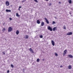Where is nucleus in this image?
Masks as SVG:
<instances>
[{
	"mask_svg": "<svg viewBox=\"0 0 73 73\" xmlns=\"http://www.w3.org/2000/svg\"><path fill=\"white\" fill-rule=\"evenodd\" d=\"M68 57H69L70 58H73V56L71 54H69L68 55Z\"/></svg>",
	"mask_w": 73,
	"mask_h": 73,
	"instance_id": "9b49d317",
	"label": "nucleus"
},
{
	"mask_svg": "<svg viewBox=\"0 0 73 73\" xmlns=\"http://www.w3.org/2000/svg\"><path fill=\"white\" fill-rule=\"evenodd\" d=\"M16 15L17 17H20V15H19L18 13H16Z\"/></svg>",
	"mask_w": 73,
	"mask_h": 73,
	"instance_id": "6ab92c4d",
	"label": "nucleus"
},
{
	"mask_svg": "<svg viewBox=\"0 0 73 73\" xmlns=\"http://www.w3.org/2000/svg\"><path fill=\"white\" fill-rule=\"evenodd\" d=\"M5 28H3L2 29V31L3 32H4V31H5Z\"/></svg>",
	"mask_w": 73,
	"mask_h": 73,
	"instance_id": "a211bd4d",
	"label": "nucleus"
},
{
	"mask_svg": "<svg viewBox=\"0 0 73 73\" xmlns=\"http://www.w3.org/2000/svg\"><path fill=\"white\" fill-rule=\"evenodd\" d=\"M48 30H50V31H53L52 30V27H50V26H49L48 27Z\"/></svg>",
	"mask_w": 73,
	"mask_h": 73,
	"instance_id": "20e7f679",
	"label": "nucleus"
},
{
	"mask_svg": "<svg viewBox=\"0 0 73 73\" xmlns=\"http://www.w3.org/2000/svg\"><path fill=\"white\" fill-rule=\"evenodd\" d=\"M6 5L7 6H8L9 5V3L8 1H7L6 2Z\"/></svg>",
	"mask_w": 73,
	"mask_h": 73,
	"instance_id": "423d86ee",
	"label": "nucleus"
},
{
	"mask_svg": "<svg viewBox=\"0 0 73 73\" xmlns=\"http://www.w3.org/2000/svg\"><path fill=\"white\" fill-rule=\"evenodd\" d=\"M55 56H56V57L57 56H58V54H57V53H55Z\"/></svg>",
	"mask_w": 73,
	"mask_h": 73,
	"instance_id": "393cba45",
	"label": "nucleus"
},
{
	"mask_svg": "<svg viewBox=\"0 0 73 73\" xmlns=\"http://www.w3.org/2000/svg\"><path fill=\"white\" fill-rule=\"evenodd\" d=\"M58 3H59H59H61V2H59Z\"/></svg>",
	"mask_w": 73,
	"mask_h": 73,
	"instance_id": "c9c22d12",
	"label": "nucleus"
},
{
	"mask_svg": "<svg viewBox=\"0 0 73 73\" xmlns=\"http://www.w3.org/2000/svg\"><path fill=\"white\" fill-rule=\"evenodd\" d=\"M44 19L45 21H46V22L47 24H49V21L48 20V19H46V18H45Z\"/></svg>",
	"mask_w": 73,
	"mask_h": 73,
	"instance_id": "39448f33",
	"label": "nucleus"
},
{
	"mask_svg": "<svg viewBox=\"0 0 73 73\" xmlns=\"http://www.w3.org/2000/svg\"><path fill=\"white\" fill-rule=\"evenodd\" d=\"M9 20L10 21H11L12 20V18H11V17L9 18Z\"/></svg>",
	"mask_w": 73,
	"mask_h": 73,
	"instance_id": "bb28decb",
	"label": "nucleus"
},
{
	"mask_svg": "<svg viewBox=\"0 0 73 73\" xmlns=\"http://www.w3.org/2000/svg\"><path fill=\"white\" fill-rule=\"evenodd\" d=\"M45 1H48L49 0H44Z\"/></svg>",
	"mask_w": 73,
	"mask_h": 73,
	"instance_id": "473e14b6",
	"label": "nucleus"
},
{
	"mask_svg": "<svg viewBox=\"0 0 73 73\" xmlns=\"http://www.w3.org/2000/svg\"><path fill=\"white\" fill-rule=\"evenodd\" d=\"M34 1H35V2H36V3H38V1H37V0H33Z\"/></svg>",
	"mask_w": 73,
	"mask_h": 73,
	"instance_id": "a878e982",
	"label": "nucleus"
},
{
	"mask_svg": "<svg viewBox=\"0 0 73 73\" xmlns=\"http://www.w3.org/2000/svg\"><path fill=\"white\" fill-rule=\"evenodd\" d=\"M43 61H44V59H43Z\"/></svg>",
	"mask_w": 73,
	"mask_h": 73,
	"instance_id": "e433bc0d",
	"label": "nucleus"
},
{
	"mask_svg": "<svg viewBox=\"0 0 73 73\" xmlns=\"http://www.w3.org/2000/svg\"><path fill=\"white\" fill-rule=\"evenodd\" d=\"M63 29H66V27H65V26H64V27H63Z\"/></svg>",
	"mask_w": 73,
	"mask_h": 73,
	"instance_id": "b1692460",
	"label": "nucleus"
},
{
	"mask_svg": "<svg viewBox=\"0 0 73 73\" xmlns=\"http://www.w3.org/2000/svg\"><path fill=\"white\" fill-rule=\"evenodd\" d=\"M68 68L69 69H72V66H71V65H70L69 66Z\"/></svg>",
	"mask_w": 73,
	"mask_h": 73,
	"instance_id": "dca6fc26",
	"label": "nucleus"
},
{
	"mask_svg": "<svg viewBox=\"0 0 73 73\" xmlns=\"http://www.w3.org/2000/svg\"><path fill=\"white\" fill-rule=\"evenodd\" d=\"M13 30V28L11 27H9L8 29V32H11Z\"/></svg>",
	"mask_w": 73,
	"mask_h": 73,
	"instance_id": "f257e3e1",
	"label": "nucleus"
},
{
	"mask_svg": "<svg viewBox=\"0 0 73 73\" xmlns=\"http://www.w3.org/2000/svg\"><path fill=\"white\" fill-rule=\"evenodd\" d=\"M24 38H25L26 39H27L29 38L28 35H27L25 36V37H24Z\"/></svg>",
	"mask_w": 73,
	"mask_h": 73,
	"instance_id": "f8f14e48",
	"label": "nucleus"
},
{
	"mask_svg": "<svg viewBox=\"0 0 73 73\" xmlns=\"http://www.w3.org/2000/svg\"><path fill=\"white\" fill-rule=\"evenodd\" d=\"M39 60H40L39 59V58L37 59V62H39V61H40Z\"/></svg>",
	"mask_w": 73,
	"mask_h": 73,
	"instance_id": "412c9836",
	"label": "nucleus"
},
{
	"mask_svg": "<svg viewBox=\"0 0 73 73\" xmlns=\"http://www.w3.org/2000/svg\"><path fill=\"white\" fill-rule=\"evenodd\" d=\"M11 68H13V64H11Z\"/></svg>",
	"mask_w": 73,
	"mask_h": 73,
	"instance_id": "4be33fe9",
	"label": "nucleus"
},
{
	"mask_svg": "<svg viewBox=\"0 0 73 73\" xmlns=\"http://www.w3.org/2000/svg\"><path fill=\"white\" fill-rule=\"evenodd\" d=\"M63 67V66H60V68H62Z\"/></svg>",
	"mask_w": 73,
	"mask_h": 73,
	"instance_id": "7c9ffc66",
	"label": "nucleus"
},
{
	"mask_svg": "<svg viewBox=\"0 0 73 73\" xmlns=\"http://www.w3.org/2000/svg\"><path fill=\"white\" fill-rule=\"evenodd\" d=\"M2 53L4 55L5 54V53L4 52H2Z\"/></svg>",
	"mask_w": 73,
	"mask_h": 73,
	"instance_id": "cd10ccee",
	"label": "nucleus"
},
{
	"mask_svg": "<svg viewBox=\"0 0 73 73\" xmlns=\"http://www.w3.org/2000/svg\"><path fill=\"white\" fill-rule=\"evenodd\" d=\"M44 25V22H42L41 23V26L42 27Z\"/></svg>",
	"mask_w": 73,
	"mask_h": 73,
	"instance_id": "ddd939ff",
	"label": "nucleus"
},
{
	"mask_svg": "<svg viewBox=\"0 0 73 73\" xmlns=\"http://www.w3.org/2000/svg\"><path fill=\"white\" fill-rule=\"evenodd\" d=\"M25 0H23V1H25Z\"/></svg>",
	"mask_w": 73,
	"mask_h": 73,
	"instance_id": "4c0bfd02",
	"label": "nucleus"
},
{
	"mask_svg": "<svg viewBox=\"0 0 73 73\" xmlns=\"http://www.w3.org/2000/svg\"><path fill=\"white\" fill-rule=\"evenodd\" d=\"M69 14H70V15H71L72 14V13H71V12H70Z\"/></svg>",
	"mask_w": 73,
	"mask_h": 73,
	"instance_id": "72a5a7b5",
	"label": "nucleus"
},
{
	"mask_svg": "<svg viewBox=\"0 0 73 73\" xmlns=\"http://www.w3.org/2000/svg\"><path fill=\"white\" fill-rule=\"evenodd\" d=\"M73 34V33L72 32H68V33L66 34L67 35H68V36H69L70 35H72Z\"/></svg>",
	"mask_w": 73,
	"mask_h": 73,
	"instance_id": "7ed1b4c3",
	"label": "nucleus"
},
{
	"mask_svg": "<svg viewBox=\"0 0 73 73\" xmlns=\"http://www.w3.org/2000/svg\"><path fill=\"white\" fill-rule=\"evenodd\" d=\"M67 53V50H65L63 52V56H65Z\"/></svg>",
	"mask_w": 73,
	"mask_h": 73,
	"instance_id": "f03ea898",
	"label": "nucleus"
},
{
	"mask_svg": "<svg viewBox=\"0 0 73 73\" xmlns=\"http://www.w3.org/2000/svg\"><path fill=\"white\" fill-rule=\"evenodd\" d=\"M52 5V3H50L49 4V5L50 6V5Z\"/></svg>",
	"mask_w": 73,
	"mask_h": 73,
	"instance_id": "2f4dec72",
	"label": "nucleus"
},
{
	"mask_svg": "<svg viewBox=\"0 0 73 73\" xmlns=\"http://www.w3.org/2000/svg\"><path fill=\"white\" fill-rule=\"evenodd\" d=\"M29 50L30 52H31L32 53H34V52L33 51V50H32V49L31 48H30Z\"/></svg>",
	"mask_w": 73,
	"mask_h": 73,
	"instance_id": "0eeeda50",
	"label": "nucleus"
},
{
	"mask_svg": "<svg viewBox=\"0 0 73 73\" xmlns=\"http://www.w3.org/2000/svg\"><path fill=\"white\" fill-rule=\"evenodd\" d=\"M68 2H69V3L70 4H71V3H72V0H69L68 1Z\"/></svg>",
	"mask_w": 73,
	"mask_h": 73,
	"instance_id": "f3484780",
	"label": "nucleus"
},
{
	"mask_svg": "<svg viewBox=\"0 0 73 73\" xmlns=\"http://www.w3.org/2000/svg\"><path fill=\"white\" fill-rule=\"evenodd\" d=\"M22 3H24V1H22Z\"/></svg>",
	"mask_w": 73,
	"mask_h": 73,
	"instance_id": "f704fd0d",
	"label": "nucleus"
},
{
	"mask_svg": "<svg viewBox=\"0 0 73 73\" xmlns=\"http://www.w3.org/2000/svg\"><path fill=\"white\" fill-rule=\"evenodd\" d=\"M19 11H20V9H19Z\"/></svg>",
	"mask_w": 73,
	"mask_h": 73,
	"instance_id": "58836bf2",
	"label": "nucleus"
},
{
	"mask_svg": "<svg viewBox=\"0 0 73 73\" xmlns=\"http://www.w3.org/2000/svg\"><path fill=\"white\" fill-rule=\"evenodd\" d=\"M39 37L40 38H42V37H43V36H42V35H40V36Z\"/></svg>",
	"mask_w": 73,
	"mask_h": 73,
	"instance_id": "aec40b11",
	"label": "nucleus"
},
{
	"mask_svg": "<svg viewBox=\"0 0 73 73\" xmlns=\"http://www.w3.org/2000/svg\"><path fill=\"white\" fill-rule=\"evenodd\" d=\"M19 30H17V31H16V34L17 35H18L19 34Z\"/></svg>",
	"mask_w": 73,
	"mask_h": 73,
	"instance_id": "9d476101",
	"label": "nucleus"
},
{
	"mask_svg": "<svg viewBox=\"0 0 73 73\" xmlns=\"http://www.w3.org/2000/svg\"><path fill=\"white\" fill-rule=\"evenodd\" d=\"M6 12H11V10H7V9H6Z\"/></svg>",
	"mask_w": 73,
	"mask_h": 73,
	"instance_id": "2eb2a0df",
	"label": "nucleus"
},
{
	"mask_svg": "<svg viewBox=\"0 0 73 73\" xmlns=\"http://www.w3.org/2000/svg\"><path fill=\"white\" fill-rule=\"evenodd\" d=\"M9 73V70H8L7 71V73Z\"/></svg>",
	"mask_w": 73,
	"mask_h": 73,
	"instance_id": "c85d7f7f",
	"label": "nucleus"
},
{
	"mask_svg": "<svg viewBox=\"0 0 73 73\" xmlns=\"http://www.w3.org/2000/svg\"><path fill=\"white\" fill-rule=\"evenodd\" d=\"M21 8V7L20 6V7H19V8L18 9H20V8Z\"/></svg>",
	"mask_w": 73,
	"mask_h": 73,
	"instance_id": "c756f323",
	"label": "nucleus"
},
{
	"mask_svg": "<svg viewBox=\"0 0 73 73\" xmlns=\"http://www.w3.org/2000/svg\"><path fill=\"white\" fill-rule=\"evenodd\" d=\"M51 43L53 46H54V42L53 40H51Z\"/></svg>",
	"mask_w": 73,
	"mask_h": 73,
	"instance_id": "1a4fd4ad",
	"label": "nucleus"
},
{
	"mask_svg": "<svg viewBox=\"0 0 73 73\" xmlns=\"http://www.w3.org/2000/svg\"><path fill=\"white\" fill-rule=\"evenodd\" d=\"M36 22L37 24H40V21L38 20H37Z\"/></svg>",
	"mask_w": 73,
	"mask_h": 73,
	"instance_id": "4468645a",
	"label": "nucleus"
},
{
	"mask_svg": "<svg viewBox=\"0 0 73 73\" xmlns=\"http://www.w3.org/2000/svg\"><path fill=\"white\" fill-rule=\"evenodd\" d=\"M57 29V27H54L53 29V31H55Z\"/></svg>",
	"mask_w": 73,
	"mask_h": 73,
	"instance_id": "6e6552de",
	"label": "nucleus"
},
{
	"mask_svg": "<svg viewBox=\"0 0 73 73\" xmlns=\"http://www.w3.org/2000/svg\"><path fill=\"white\" fill-rule=\"evenodd\" d=\"M56 24V22L54 21H52V24Z\"/></svg>",
	"mask_w": 73,
	"mask_h": 73,
	"instance_id": "5701e85b",
	"label": "nucleus"
}]
</instances>
